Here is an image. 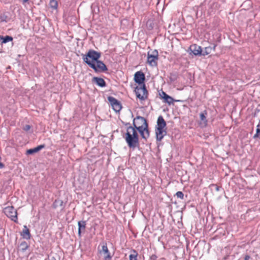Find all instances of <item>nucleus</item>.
Returning a JSON list of instances; mask_svg holds the SVG:
<instances>
[{
	"label": "nucleus",
	"instance_id": "obj_1",
	"mask_svg": "<svg viewBox=\"0 0 260 260\" xmlns=\"http://www.w3.org/2000/svg\"><path fill=\"white\" fill-rule=\"evenodd\" d=\"M101 54L94 50H89L83 57L84 61L96 72H103L107 70L106 65L99 60Z\"/></svg>",
	"mask_w": 260,
	"mask_h": 260
},
{
	"label": "nucleus",
	"instance_id": "obj_2",
	"mask_svg": "<svg viewBox=\"0 0 260 260\" xmlns=\"http://www.w3.org/2000/svg\"><path fill=\"white\" fill-rule=\"evenodd\" d=\"M135 128L140 133L142 138L147 140L149 137V132L148 129V124L146 119L141 117L137 116L133 120Z\"/></svg>",
	"mask_w": 260,
	"mask_h": 260
},
{
	"label": "nucleus",
	"instance_id": "obj_3",
	"mask_svg": "<svg viewBox=\"0 0 260 260\" xmlns=\"http://www.w3.org/2000/svg\"><path fill=\"white\" fill-rule=\"evenodd\" d=\"M124 138L129 148L135 149L139 146V137L134 127H127Z\"/></svg>",
	"mask_w": 260,
	"mask_h": 260
},
{
	"label": "nucleus",
	"instance_id": "obj_4",
	"mask_svg": "<svg viewBox=\"0 0 260 260\" xmlns=\"http://www.w3.org/2000/svg\"><path fill=\"white\" fill-rule=\"evenodd\" d=\"M166 123L161 116L158 117L155 129V134L157 141H161L166 135Z\"/></svg>",
	"mask_w": 260,
	"mask_h": 260
},
{
	"label": "nucleus",
	"instance_id": "obj_5",
	"mask_svg": "<svg viewBox=\"0 0 260 260\" xmlns=\"http://www.w3.org/2000/svg\"><path fill=\"white\" fill-rule=\"evenodd\" d=\"M99 252L101 255L104 256L105 260H111L112 256L110 255L106 243L103 242L100 244L99 247Z\"/></svg>",
	"mask_w": 260,
	"mask_h": 260
},
{
	"label": "nucleus",
	"instance_id": "obj_6",
	"mask_svg": "<svg viewBox=\"0 0 260 260\" xmlns=\"http://www.w3.org/2000/svg\"><path fill=\"white\" fill-rule=\"evenodd\" d=\"M137 97L143 100L147 97V91L145 85H140L137 86L135 90Z\"/></svg>",
	"mask_w": 260,
	"mask_h": 260
},
{
	"label": "nucleus",
	"instance_id": "obj_7",
	"mask_svg": "<svg viewBox=\"0 0 260 260\" xmlns=\"http://www.w3.org/2000/svg\"><path fill=\"white\" fill-rule=\"evenodd\" d=\"M158 59V52L154 50L148 52L147 62L151 66L156 65Z\"/></svg>",
	"mask_w": 260,
	"mask_h": 260
},
{
	"label": "nucleus",
	"instance_id": "obj_8",
	"mask_svg": "<svg viewBox=\"0 0 260 260\" xmlns=\"http://www.w3.org/2000/svg\"><path fill=\"white\" fill-rule=\"evenodd\" d=\"M5 214L12 220L16 221L17 219V211L12 206H8L4 209Z\"/></svg>",
	"mask_w": 260,
	"mask_h": 260
},
{
	"label": "nucleus",
	"instance_id": "obj_9",
	"mask_svg": "<svg viewBox=\"0 0 260 260\" xmlns=\"http://www.w3.org/2000/svg\"><path fill=\"white\" fill-rule=\"evenodd\" d=\"M187 51L189 54H192L196 56L201 55L202 49L200 46L197 44H192L190 46Z\"/></svg>",
	"mask_w": 260,
	"mask_h": 260
},
{
	"label": "nucleus",
	"instance_id": "obj_10",
	"mask_svg": "<svg viewBox=\"0 0 260 260\" xmlns=\"http://www.w3.org/2000/svg\"><path fill=\"white\" fill-rule=\"evenodd\" d=\"M108 101H109L113 109L115 112H119L121 110V104L116 99L113 97L110 96L108 98Z\"/></svg>",
	"mask_w": 260,
	"mask_h": 260
},
{
	"label": "nucleus",
	"instance_id": "obj_11",
	"mask_svg": "<svg viewBox=\"0 0 260 260\" xmlns=\"http://www.w3.org/2000/svg\"><path fill=\"white\" fill-rule=\"evenodd\" d=\"M134 79L136 82L138 83L139 85H145L144 81L145 80V75L141 72H137L135 74Z\"/></svg>",
	"mask_w": 260,
	"mask_h": 260
},
{
	"label": "nucleus",
	"instance_id": "obj_12",
	"mask_svg": "<svg viewBox=\"0 0 260 260\" xmlns=\"http://www.w3.org/2000/svg\"><path fill=\"white\" fill-rule=\"evenodd\" d=\"M207 112L206 111H204L200 114V124L203 126H206L207 125Z\"/></svg>",
	"mask_w": 260,
	"mask_h": 260
},
{
	"label": "nucleus",
	"instance_id": "obj_13",
	"mask_svg": "<svg viewBox=\"0 0 260 260\" xmlns=\"http://www.w3.org/2000/svg\"><path fill=\"white\" fill-rule=\"evenodd\" d=\"M215 46H214L213 47L211 46H208L205 47L203 49H202V53L201 55L205 56L210 54L213 51L215 50Z\"/></svg>",
	"mask_w": 260,
	"mask_h": 260
},
{
	"label": "nucleus",
	"instance_id": "obj_14",
	"mask_svg": "<svg viewBox=\"0 0 260 260\" xmlns=\"http://www.w3.org/2000/svg\"><path fill=\"white\" fill-rule=\"evenodd\" d=\"M21 235L23 237V238L27 240L30 239V234L29 233V231L26 225H24L23 226V229Z\"/></svg>",
	"mask_w": 260,
	"mask_h": 260
},
{
	"label": "nucleus",
	"instance_id": "obj_15",
	"mask_svg": "<svg viewBox=\"0 0 260 260\" xmlns=\"http://www.w3.org/2000/svg\"><path fill=\"white\" fill-rule=\"evenodd\" d=\"M162 98L165 100V102L168 103L169 104H171L173 103V99L172 97L167 94L165 92L162 91L161 94H160Z\"/></svg>",
	"mask_w": 260,
	"mask_h": 260
},
{
	"label": "nucleus",
	"instance_id": "obj_16",
	"mask_svg": "<svg viewBox=\"0 0 260 260\" xmlns=\"http://www.w3.org/2000/svg\"><path fill=\"white\" fill-rule=\"evenodd\" d=\"M44 147V145H41L38 146H37L36 148H34L33 149H30L27 150L26 154H32L35 153H36L41 150L42 148Z\"/></svg>",
	"mask_w": 260,
	"mask_h": 260
},
{
	"label": "nucleus",
	"instance_id": "obj_17",
	"mask_svg": "<svg viewBox=\"0 0 260 260\" xmlns=\"http://www.w3.org/2000/svg\"><path fill=\"white\" fill-rule=\"evenodd\" d=\"M92 80L95 82L99 86L104 87L105 86V82L102 78L94 77Z\"/></svg>",
	"mask_w": 260,
	"mask_h": 260
},
{
	"label": "nucleus",
	"instance_id": "obj_18",
	"mask_svg": "<svg viewBox=\"0 0 260 260\" xmlns=\"http://www.w3.org/2000/svg\"><path fill=\"white\" fill-rule=\"evenodd\" d=\"M78 234L79 236L81 235V231L85 230L86 223L84 221H80L78 223Z\"/></svg>",
	"mask_w": 260,
	"mask_h": 260
},
{
	"label": "nucleus",
	"instance_id": "obj_19",
	"mask_svg": "<svg viewBox=\"0 0 260 260\" xmlns=\"http://www.w3.org/2000/svg\"><path fill=\"white\" fill-rule=\"evenodd\" d=\"M138 253L135 250H133L131 252L129 256V260H137Z\"/></svg>",
	"mask_w": 260,
	"mask_h": 260
},
{
	"label": "nucleus",
	"instance_id": "obj_20",
	"mask_svg": "<svg viewBox=\"0 0 260 260\" xmlns=\"http://www.w3.org/2000/svg\"><path fill=\"white\" fill-rule=\"evenodd\" d=\"M49 5L52 9L56 10L57 8L58 4L56 0H50Z\"/></svg>",
	"mask_w": 260,
	"mask_h": 260
},
{
	"label": "nucleus",
	"instance_id": "obj_21",
	"mask_svg": "<svg viewBox=\"0 0 260 260\" xmlns=\"http://www.w3.org/2000/svg\"><path fill=\"white\" fill-rule=\"evenodd\" d=\"M1 39L2 40V43H6L10 41H12L13 38L10 36H6L5 37H2Z\"/></svg>",
	"mask_w": 260,
	"mask_h": 260
},
{
	"label": "nucleus",
	"instance_id": "obj_22",
	"mask_svg": "<svg viewBox=\"0 0 260 260\" xmlns=\"http://www.w3.org/2000/svg\"><path fill=\"white\" fill-rule=\"evenodd\" d=\"M260 133V125L259 124H258L257 125V128H256V134L254 135L253 136V138H256L257 137H258L259 136V134Z\"/></svg>",
	"mask_w": 260,
	"mask_h": 260
},
{
	"label": "nucleus",
	"instance_id": "obj_23",
	"mask_svg": "<svg viewBox=\"0 0 260 260\" xmlns=\"http://www.w3.org/2000/svg\"><path fill=\"white\" fill-rule=\"evenodd\" d=\"M176 195L177 198H180V199H183L184 194L181 191H178L176 192Z\"/></svg>",
	"mask_w": 260,
	"mask_h": 260
},
{
	"label": "nucleus",
	"instance_id": "obj_24",
	"mask_svg": "<svg viewBox=\"0 0 260 260\" xmlns=\"http://www.w3.org/2000/svg\"><path fill=\"white\" fill-rule=\"evenodd\" d=\"M22 250L23 251L26 250L28 248V245L25 242L22 243L20 245Z\"/></svg>",
	"mask_w": 260,
	"mask_h": 260
},
{
	"label": "nucleus",
	"instance_id": "obj_25",
	"mask_svg": "<svg viewBox=\"0 0 260 260\" xmlns=\"http://www.w3.org/2000/svg\"><path fill=\"white\" fill-rule=\"evenodd\" d=\"M30 127L29 125H26L24 126L23 129L25 131H27L30 129Z\"/></svg>",
	"mask_w": 260,
	"mask_h": 260
},
{
	"label": "nucleus",
	"instance_id": "obj_26",
	"mask_svg": "<svg viewBox=\"0 0 260 260\" xmlns=\"http://www.w3.org/2000/svg\"><path fill=\"white\" fill-rule=\"evenodd\" d=\"M3 167V165L2 163H0V168H2Z\"/></svg>",
	"mask_w": 260,
	"mask_h": 260
},
{
	"label": "nucleus",
	"instance_id": "obj_27",
	"mask_svg": "<svg viewBox=\"0 0 260 260\" xmlns=\"http://www.w3.org/2000/svg\"><path fill=\"white\" fill-rule=\"evenodd\" d=\"M23 1V3H26L27 2L28 0H22Z\"/></svg>",
	"mask_w": 260,
	"mask_h": 260
},
{
	"label": "nucleus",
	"instance_id": "obj_28",
	"mask_svg": "<svg viewBox=\"0 0 260 260\" xmlns=\"http://www.w3.org/2000/svg\"><path fill=\"white\" fill-rule=\"evenodd\" d=\"M216 190H218V187H216Z\"/></svg>",
	"mask_w": 260,
	"mask_h": 260
},
{
	"label": "nucleus",
	"instance_id": "obj_29",
	"mask_svg": "<svg viewBox=\"0 0 260 260\" xmlns=\"http://www.w3.org/2000/svg\"><path fill=\"white\" fill-rule=\"evenodd\" d=\"M247 258H245V260H247Z\"/></svg>",
	"mask_w": 260,
	"mask_h": 260
}]
</instances>
